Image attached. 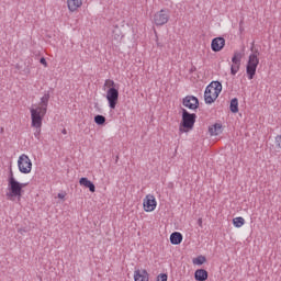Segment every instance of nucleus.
Here are the masks:
<instances>
[{
  "label": "nucleus",
  "mask_w": 281,
  "mask_h": 281,
  "mask_svg": "<svg viewBox=\"0 0 281 281\" xmlns=\"http://www.w3.org/2000/svg\"><path fill=\"white\" fill-rule=\"evenodd\" d=\"M31 126L33 128H35L34 132V137H36V139H41V128L43 126V116L36 114V112H33V114H31Z\"/></svg>",
  "instance_id": "obj_7"
},
{
  "label": "nucleus",
  "mask_w": 281,
  "mask_h": 281,
  "mask_svg": "<svg viewBox=\"0 0 281 281\" xmlns=\"http://www.w3.org/2000/svg\"><path fill=\"white\" fill-rule=\"evenodd\" d=\"M198 225H199L200 227H202V225H203V220H202V218H199V220H198Z\"/></svg>",
  "instance_id": "obj_30"
},
{
  "label": "nucleus",
  "mask_w": 281,
  "mask_h": 281,
  "mask_svg": "<svg viewBox=\"0 0 281 281\" xmlns=\"http://www.w3.org/2000/svg\"><path fill=\"white\" fill-rule=\"evenodd\" d=\"M196 123V114L188 112V110L182 109V121L179 126V133H188L194 128V124Z\"/></svg>",
  "instance_id": "obj_2"
},
{
  "label": "nucleus",
  "mask_w": 281,
  "mask_h": 281,
  "mask_svg": "<svg viewBox=\"0 0 281 281\" xmlns=\"http://www.w3.org/2000/svg\"><path fill=\"white\" fill-rule=\"evenodd\" d=\"M27 186L26 183H21L19 180H12L11 182H8V190L7 196L9 201H14V198H16L19 201H21V196L23 194V188Z\"/></svg>",
  "instance_id": "obj_3"
},
{
  "label": "nucleus",
  "mask_w": 281,
  "mask_h": 281,
  "mask_svg": "<svg viewBox=\"0 0 281 281\" xmlns=\"http://www.w3.org/2000/svg\"><path fill=\"white\" fill-rule=\"evenodd\" d=\"M157 281H168V274H166V273H160V274L157 277Z\"/></svg>",
  "instance_id": "obj_27"
},
{
  "label": "nucleus",
  "mask_w": 281,
  "mask_h": 281,
  "mask_svg": "<svg viewBox=\"0 0 281 281\" xmlns=\"http://www.w3.org/2000/svg\"><path fill=\"white\" fill-rule=\"evenodd\" d=\"M168 21H170V12L167 9H162L154 15L155 25H166Z\"/></svg>",
  "instance_id": "obj_8"
},
{
  "label": "nucleus",
  "mask_w": 281,
  "mask_h": 281,
  "mask_svg": "<svg viewBox=\"0 0 281 281\" xmlns=\"http://www.w3.org/2000/svg\"><path fill=\"white\" fill-rule=\"evenodd\" d=\"M18 167L22 175H30L32 172V160L30 156L22 154L18 159Z\"/></svg>",
  "instance_id": "obj_6"
},
{
  "label": "nucleus",
  "mask_w": 281,
  "mask_h": 281,
  "mask_svg": "<svg viewBox=\"0 0 281 281\" xmlns=\"http://www.w3.org/2000/svg\"><path fill=\"white\" fill-rule=\"evenodd\" d=\"M12 181H16V178H14V172L12 171V169H10L9 178H8V183H10Z\"/></svg>",
  "instance_id": "obj_26"
},
{
  "label": "nucleus",
  "mask_w": 281,
  "mask_h": 281,
  "mask_svg": "<svg viewBox=\"0 0 281 281\" xmlns=\"http://www.w3.org/2000/svg\"><path fill=\"white\" fill-rule=\"evenodd\" d=\"M233 225L234 227H237V228L243 227V225H245V218L240 216L233 218Z\"/></svg>",
  "instance_id": "obj_22"
},
{
  "label": "nucleus",
  "mask_w": 281,
  "mask_h": 281,
  "mask_svg": "<svg viewBox=\"0 0 281 281\" xmlns=\"http://www.w3.org/2000/svg\"><path fill=\"white\" fill-rule=\"evenodd\" d=\"M225 47V37H215L211 42L212 52H221Z\"/></svg>",
  "instance_id": "obj_12"
},
{
  "label": "nucleus",
  "mask_w": 281,
  "mask_h": 281,
  "mask_svg": "<svg viewBox=\"0 0 281 281\" xmlns=\"http://www.w3.org/2000/svg\"><path fill=\"white\" fill-rule=\"evenodd\" d=\"M258 50L250 54L248 57V61L246 65V74L248 80H254V76H256V70L258 69V65H260V59L258 58Z\"/></svg>",
  "instance_id": "obj_4"
},
{
  "label": "nucleus",
  "mask_w": 281,
  "mask_h": 281,
  "mask_svg": "<svg viewBox=\"0 0 281 281\" xmlns=\"http://www.w3.org/2000/svg\"><path fill=\"white\" fill-rule=\"evenodd\" d=\"M195 70H196V68H192V69H191V71H195Z\"/></svg>",
  "instance_id": "obj_35"
},
{
  "label": "nucleus",
  "mask_w": 281,
  "mask_h": 281,
  "mask_svg": "<svg viewBox=\"0 0 281 281\" xmlns=\"http://www.w3.org/2000/svg\"><path fill=\"white\" fill-rule=\"evenodd\" d=\"M243 60V54L240 52H235L234 56L232 57L233 65H239Z\"/></svg>",
  "instance_id": "obj_19"
},
{
  "label": "nucleus",
  "mask_w": 281,
  "mask_h": 281,
  "mask_svg": "<svg viewBox=\"0 0 281 281\" xmlns=\"http://www.w3.org/2000/svg\"><path fill=\"white\" fill-rule=\"evenodd\" d=\"M171 245H181L183 243V235L179 232H175L170 235Z\"/></svg>",
  "instance_id": "obj_16"
},
{
  "label": "nucleus",
  "mask_w": 281,
  "mask_h": 281,
  "mask_svg": "<svg viewBox=\"0 0 281 281\" xmlns=\"http://www.w3.org/2000/svg\"><path fill=\"white\" fill-rule=\"evenodd\" d=\"M143 207L145 212H155L157 207V200L155 199V195L147 194L143 201Z\"/></svg>",
  "instance_id": "obj_10"
},
{
  "label": "nucleus",
  "mask_w": 281,
  "mask_h": 281,
  "mask_svg": "<svg viewBox=\"0 0 281 281\" xmlns=\"http://www.w3.org/2000/svg\"><path fill=\"white\" fill-rule=\"evenodd\" d=\"M18 232H19V234H23V233H25L27 231L25 228H19Z\"/></svg>",
  "instance_id": "obj_31"
},
{
  "label": "nucleus",
  "mask_w": 281,
  "mask_h": 281,
  "mask_svg": "<svg viewBox=\"0 0 281 281\" xmlns=\"http://www.w3.org/2000/svg\"><path fill=\"white\" fill-rule=\"evenodd\" d=\"M209 133L212 136L221 135L223 133V124L221 123H215L212 126L209 127Z\"/></svg>",
  "instance_id": "obj_15"
},
{
  "label": "nucleus",
  "mask_w": 281,
  "mask_h": 281,
  "mask_svg": "<svg viewBox=\"0 0 281 281\" xmlns=\"http://www.w3.org/2000/svg\"><path fill=\"white\" fill-rule=\"evenodd\" d=\"M182 104L191 111H196V109H199V98L194 95H187L183 98Z\"/></svg>",
  "instance_id": "obj_11"
},
{
  "label": "nucleus",
  "mask_w": 281,
  "mask_h": 281,
  "mask_svg": "<svg viewBox=\"0 0 281 281\" xmlns=\"http://www.w3.org/2000/svg\"><path fill=\"white\" fill-rule=\"evenodd\" d=\"M206 260L205 256H199L193 259V265H204Z\"/></svg>",
  "instance_id": "obj_23"
},
{
  "label": "nucleus",
  "mask_w": 281,
  "mask_h": 281,
  "mask_svg": "<svg viewBox=\"0 0 281 281\" xmlns=\"http://www.w3.org/2000/svg\"><path fill=\"white\" fill-rule=\"evenodd\" d=\"M276 144L279 148H281V135L276 137Z\"/></svg>",
  "instance_id": "obj_28"
},
{
  "label": "nucleus",
  "mask_w": 281,
  "mask_h": 281,
  "mask_svg": "<svg viewBox=\"0 0 281 281\" xmlns=\"http://www.w3.org/2000/svg\"><path fill=\"white\" fill-rule=\"evenodd\" d=\"M49 91L45 92L41 98L40 106L31 108V115H33V112H36L41 117H45L47 115V106H49Z\"/></svg>",
  "instance_id": "obj_5"
},
{
  "label": "nucleus",
  "mask_w": 281,
  "mask_h": 281,
  "mask_svg": "<svg viewBox=\"0 0 281 281\" xmlns=\"http://www.w3.org/2000/svg\"><path fill=\"white\" fill-rule=\"evenodd\" d=\"M150 274H148V271L146 269H136L134 271V281H149Z\"/></svg>",
  "instance_id": "obj_13"
},
{
  "label": "nucleus",
  "mask_w": 281,
  "mask_h": 281,
  "mask_svg": "<svg viewBox=\"0 0 281 281\" xmlns=\"http://www.w3.org/2000/svg\"><path fill=\"white\" fill-rule=\"evenodd\" d=\"M79 183L80 186L88 188L91 192H95V184H93L91 180H88L87 178H80Z\"/></svg>",
  "instance_id": "obj_18"
},
{
  "label": "nucleus",
  "mask_w": 281,
  "mask_h": 281,
  "mask_svg": "<svg viewBox=\"0 0 281 281\" xmlns=\"http://www.w3.org/2000/svg\"><path fill=\"white\" fill-rule=\"evenodd\" d=\"M240 71V65L233 64L231 66V74L232 76H236Z\"/></svg>",
  "instance_id": "obj_24"
},
{
  "label": "nucleus",
  "mask_w": 281,
  "mask_h": 281,
  "mask_svg": "<svg viewBox=\"0 0 281 281\" xmlns=\"http://www.w3.org/2000/svg\"><path fill=\"white\" fill-rule=\"evenodd\" d=\"M94 122L98 126H102L106 123V117L104 115L98 114L94 116Z\"/></svg>",
  "instance_id": "obj_21"
},
{
  "label": "nucleus",
  "mask_w": 281,
  "mask_h": 281,
  "mask_svg": "<svg viewBox=\"0 0 281 281\" xmlns=\"http://www.w3.org/2000/svg\"><path fill=\"white\" fill-rule=\"evenodd\" d=\"M104 85H105V87H110V89H113V88L117 89V85H115V81H113L111 79H106Z\"/></svg>",
  "instance_id": "obj_25"
},
{
  "label": "nucleus",
  "mask_w": 281,
  "mask_h": 281,
  "mask_svg": "<svg viewBox=\"0 0 281 281\" xmlns=\"http://www.w3.org/2000/svg\"><path fill=\"white\" fill-rule=\"evenodd\" d=\"M229 109H231L232 113H238V99L237 98H234L231 100Z\"/></svg>",
  "instance_id": "obj_20"
},
{
  "label": "nucleus",
  "mask_w": 281,
  "mask_h": 281,
  "mask_svg": "<svg viewBox=\"0 0 281 281\" xmlns=\"http://www.w3.org/2000/svg\"><path fill=\"white\" fill-rule=\"evenodd\" d=\"M63 135H67V130L61 131Z\"/></svg>",
  "instance_id": "obj_33"
},
{
  "label": "nucleus",
  "mask_w": 281,
  "mask_h": 281,
  "mask_svg": "<svg viewBox=\"0 0 281 281\" xmlns=\"http://www.w3.org/2000/svg\"><path fill=\"white\" fill-rule=\"evenodd\" d=\"M58 199H65V194L64 193H58Z\"/></svg>",
  "instance_id": "obj_32"
},
{
  "label": "nucleus",
  "mask_w": 281,
  "mask_h": 281,
  "mask_svg": "<svg viewBox=\"0 0 281 281\" xmlns=\"http://www.w3.org/2000/svg\"><path fill=\"white\" fill-rule=\"evenodd\" d=\"M68 10L76 12L78 8H82V0H67Z\"/></svg>",
  "instance_id": "obj_14"
},
{
  "label": "nucleus",
  "mask_w": 281,
  "mask_h": 281,
  "mask_svg": "<svg viewBox=\"0 0 281 281\" xmlns=\"http://www.w3.org/2000/svg\"><path fill=\"white\" fill-rule=\"evenodd\" d=\"M40 63H41V65H44V67H47V59H45V57H42L40 59Z\"/></svg>",
  "instance_id": "obj_29"
},
{
  "label": "nucleus",
  "mask_w": 281,
  "mask_h": 281,
  "mask_svg": "<svg viewBox=\"0 0 281 281\" xmlns=\"http://www.w3.org/2000/svg\"><path fill=\"white\" fill-rule=\"evenodd\" d=\"M157 46H158V47H161V45L159 44V42H157Z\"/></svg>",
  "instance_id": "obj_34"
},
{
  "label": "nucleus",
  "mask_w": 281,
  "mask_h": 281,
  "mask_svg": "<svg viewBox=\"0 0 281 281\" xmlns=\"http://www.w3.org/2000/svg\"><path fill=\"white\" fill-rule=\"evenodd\" d=\"M106 100L110 109H115L117 106V100H120V90L117 88H110L106 91Z\"/></svg>",
  "instance_id": "obj_9"
},
{
  "label": "nucleus",
  "mask_w": 281,
  "mask_h": 281,
  "mask_svg": "<svg viewBox=\"0 0 281 281\" xmlns=\"http://www.w3.org/2000/svg\"><path fill=\"white\" fill-rule=\"evenodd\" d=\"M207 277H209L207 270L205 269H198L194 272V278L196 281H205L207 280Z\"/></svg>",
  "instance_id": "obj_17"
},
{
  "label": "nucleus",
  "mask_w": 281,
  "mask_h": 281,
  "mask_svg": "<svg viewBox=\"0 0 281 281\" xmlns=\"http://www.w3.org/2000/svg\"><path fill=\"white\" fill-rule=\"evenodd\" d=\"M221 91H223V83L220 81H212L204 91L205 104H213L218 95H221Z\"/></svg>",
  "instance_id": "obj_1"
}]
</instances>
